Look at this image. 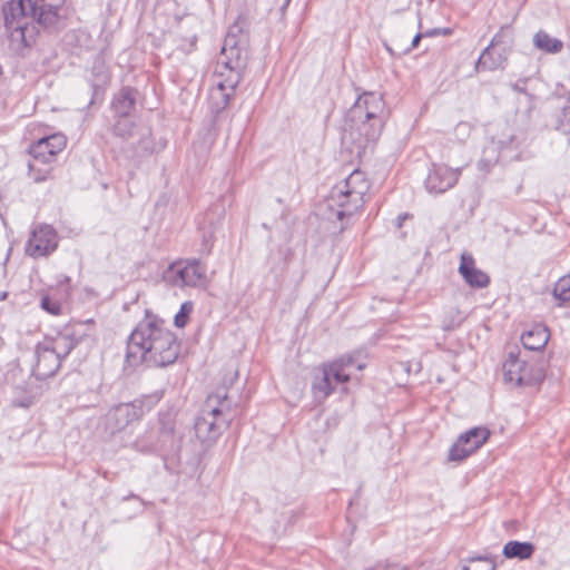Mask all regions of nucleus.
I'll list each match as a JSON object with an SVG mask.
<instances>
[{
	"label": "nucleus",
	"mask_w": 570,
	"mask_h": 570,
	"mask_svg": "<svg viewBox=\"0 0 570 570\" xmlns=\"http://www.w3.org/2000/svg\"><path fill=\"white\" fill-rule=\"evenodd\" d=\"M291 0H285V6H288Z\"/></svg>",
	"instance_id": "nucleus-35"
},
{
	"label": "nucleus",
	"mask_w": 570,
	"mask_h": 570,
	"mask_svg": "<svg viewBox=\"0 0 570 570\" xmlns=\"http://www.w3.org/2000/svg\"><path fill=\"white\" fill-rule=\"evenodd\" d=\"M360 353L343 355L340 358L322 364L314 376L312 390L317 401H324L335 389V385L350 381L347 370L356 365L357 370L364 367L363 363H357Z\"/></svg>",
	"instance_id": "nucleus-7"
},
{
	"label": "nucleus",
	"mask_w": 570,
	"mask_h": 570,
	"mask_svg": "<svg viewBox=\"0 0 570 570\" xmlns=\"http://www.w3.org/2000/svg\"><path fill=\"white\" fill-rule=\"evenodd\" d=\"M165 279L178 287H205L208 283L205 267L198 261L174 263Z\"/></svg>",
	"instance_id": "nucleus-8"
},
{
	"label": "nucleus",
	"mask_w": 570,
	"mask_h": 570,
	"mask_svg": "<svg viewBox=\"0 0 570 570\" xmlns=\"http://www.w3.org/2000/svg\"><path fill=\"white\" fill-rule=\"evenodd\" d=\"M141 415V409L132 403H122L111 409L106 415V426L110 433L124 430Z\"/></svg>",
	"instance_id": "nucleus-12"
},
{
	"label": "nucleus",
	"mask_w": 570,
	"mask_h": 570,
	"mask_svg": "<svg viewBox=\"0 0 570 570\" xmlns=\"http://www.w3.org/2000/svg\"><path fill=\"white\" fill-rule=\"evenodd\" d=\"M535 550L531 542L509 541L503 547V556L508 559H530Z\"/></svg>",
	"instance_id": "nucleus-21"
},
{
	"label": "nucleus",
	"mask_w": 570,
	"mask_h": 570,
	"mask_svg": "<svg viewBox=\"0 0 570 570\" xmlns=\"http://www.w3.org/2000/svg\"><path fill=\"white\" fill-rule=\"evenodd\" d=\"M115 135L122 139H128L132 137L135 129V121L132 119V116H115Z\"/></svg>",
	"instance_id": "nucleus-23"
},
{
	"label": "nucleus",
	"mask_w": 570,
	"mask_h": 570,
	"mask_svg": "<svg viewBox=\"0 0 570 570\" xmlns=\"http://www.w3.org/2000/svg\"><path fill=\"white\" fill-rule=\"evenodd\" d=\"M455 130L458 134L469 135L471 131V126L469 122L462 121V122L458 124Z\"/></svg>",
	"instance_id": "nucleus-30"
},
{
	"label": "nucleus",
	"mask_w": 570,
	"mask_h": 570,
	"mask_svg": "<svg viewBox=\"0 0 570 570\" xmlns=\"http://www.w3.org/2000/svg\"><path fill=\"white\" fill-rule=\"evenodd\" d=\"M498 558L499 557H478V558H472L471 561H473V560L483 561V562H485L487 568H489L490 570H495V568L499 567Z\"/></svg>",
	"instance_id": "nucleus-28"
},
{
	"label": "nucleus",
	"mask_w": 570,
	"mask_h": 570,
	"mask_svg": "<svg viewBox=\"0 0 570 570\" xmlns=\"http://www.w3.org/2000/svg\"><path fill=\"white\" fill-rule=\"evenodd\" d=\"M193 311V303L191 302H185L181 304L179 312L175 315L174 322L177 327H184L187 322L188 317Z\"/></svg>",
	"instance_id": "nucleus-25"
},
{
	"label": "nucleus",
	"mask_w": 570,
	"mask_h": 570,
	"mask_svg": "<svg viewBox=\"0 0 570 570\" xmlns=\"http://www.w3.org/2000/svg\"><path fill=\"white\" fill-rule=\"evenodd\" d=\"M500 43V35H495L491 43L483 50L480 58L476 61V70H495L502 68L507 61V56L498 53L494 57V47Z\"/></svg>",
	"instance_id": "nucleus-17"
},
{
	"label": "nucleus",
	"mask_w": 570,
	"mask_h": 570,
	"mask_svg": "<svg viewBox=\"0 0 570 570\" xmlns=\"http://www.w3.org/2000/svg\"><path fill=\"white\" fill-rule=\"evenodd\" d=\"M179 354V343L163 320L147 315L132 331L127 345L130 365L147 363L153 366L173 364Z\"/></svg>",
	"instance_id": "nucleus-1"
},
{
	"label": "nucleus",
	"mask_w": 570,
	"mask_h": 570,
	"mask_svg": "<svg viewBox=\"0 0 570 570\" xmlns=\"http://www.w3.org/2000/svg\"><path fill=\"white\" fill-rule=\"evenodd\" d=\"M490 430L478 426L461 434L449 452V459L461 461L480 449L489 439Z\"/></svg>",
	"instance_id": "nucleus-9"
},
{
	"label": "nucleus",
	"mask_w": 570,
	"mask_h": 570,
	"mask_svg": "<svg viewBox=\"0 0 570 570\" xmlns=\"http://www.w3.org/2000/svg\"><path fill=\"white\" fill-rule=\"evenodd\" d=\"M38 164H40V161H36V159L29 163V175L36 183H41L47 179V176L50 174V168L41 169L38 167Z\"/></svg>",
	"instance_id": "nucleus-26"
},
{
	"label": "nucleus",
	"mask_w": 570,
	"mask_h": 570,
	"mask_svg": "<svg viewBox=\"0 0 570 570\" xmlns=\"http://www.w3.org/2000/svg\"><path fill=\"white\" fill-rule=\"evenodd\" d=\"M230 402L225 387L207 396L202 413L195 421V433L202 442H214L230 421Z\"/></svg>",
	"instance_id": "nucleus-5"
},
{
	"label": "nucleus",
	"mask_w": 570,
	"mask_h": 570,
	"mask_svg": "<svg viewBox=\"0 0 570 570\" xmlns=\"http://www.w3.org/2000/svg\"><path fill=\"white\" fill-rule=\"evenodd\" d=\"M533 45L537 49L547 53H558L563 48V42L540 30L533 37Z\"/></svg>",
	"instance_id": "nucleus-22"
},
{
	"label": "nucleus",
	"mask_w": 570,
	"mask_h": 570,
	"mask_svg": "<svg viewBox=\"0 0 570 570\" xmlns=\"http://www.w3.org/2000/svg\"><path fill=\"white\" fill-rule=\"evenodd\" d=\"M440 33L438 29H434V30H431V31H428L424 36H434V35H438Z\"/></svg>",
	"instance_id": "nucleus-33"
},
{
	"label": "nucleus",
	"mask_w": 570,
	"mask_h": 570,
	"mask_svg": "<svg viewBox=\"0 0 570 570\" xmlns=\"http://www.w3.org/2000/svg\"><path fill=\"white\" fill-rule=\"evenodd\" d=\"M553 296L561 303L570 302V274L558 279L553 288Z\"/></svg>",
	"instance_id": "nucleus-24"
},
{
	"label": "nucleus",
	"mask_w": 570,
	"mask_h": 570,
	"mask_svg": "<svg viewBox=\"0 0 570 570\" xmlns=\"http://www.w3.org/2000/svg\"><path fill=\"white\" fill-rule=\"evenodd\" d=\"M57 247V235L50 226H39L32 230L31 237L26 245V252L32 257L47 256Z\"/></svg>",
	"instance_id": "nucleus-11"
},
{
	"label": "nucleus",
	"mask_w": 570,
	"mask_h": 570,
	"mask_svg": "<svg viewBox=\"0 0 570 570\" xmlns=\"http://www.w3.org/2000/svg\"><path fill=\"white\" fill-rule=\"evenodd\" d=\"M385 117V104L381 95H361L346 114L343 141L354 144L356 154L361 155L381 136Z\"/></svg>",
	"instance_id": "nucleus-4"
},
{
	"label": "nucleus",
	"mask_w": 570,
	"mask_h": 570,
	"mask_svg": "<svg viewBox=\"0 0 570 570\" xmlns=\"http://www.w3.org/2000/svg\"><path fill=\"white\" fill-rule=\"evenodd\" d=\"M98 69L99 70V85H105L108 82L109 80V72L108 70L105 68L104 63H99L98 66H95L94 67V70Z\"/></svg>",
	"instance_id": "nucleus-29"
},
{
	"label": "nucleus",
	"mask_w": 570,
	"mask_h": 570,
	"mask_svg": "<svg viewBox=\"0 0 570 570\" xmlns=\"http://www.w3.org/2000/svg\"><path fill=\"white\" fill-rule=\"evenodd\" d=\"M459 273L471 287L483 288L490 283L488 274L476 268L474 258L465 252L461 255Z\"/></svg>",
	"instance_id": "nucleus-16"
},
{
	"label": "nucleus",
	"mask_w": 570,
	"mask_h": 570,
	"mask_svg": "<svg viewBox=\"0 0 570 570\" xmlns=\"http://www.w3.org/2000/svg\"><path fill=\"white\" fill-rule=\"evenodd\" d=\"M41 307L52 315H59L61 313V304L49 296L41 298Z\"/></svg>",
	"instance_id": "nucleus-27"
},
{
	"label": "nucleus",
	"mask_w": 570,
	"mask_h": 570,
	"mask_svg": "<svg viewBox=\"0 0 570 570\" xmlns=\"http://www.w3.org/2000/svg\"><path fill=\"white\" fill-rule=\"evenodd\" d=\"M460 175V168L439 166L429 174L425 181L426 188L432 193H444L458 183Z\"/></svg>",
	"instance_id": "nucleus-14"
},
{
	"label": "nucleus",
	"mask_w": 570,
	"mask_h": 570,
	"mask_svg": "<svg viewBox=\"0 0 570 570\" xmlns=\"http://www.w3.org/2000/svg\"><path fill=\"white\" fill-rule=\"evenodd\" d=\"M504 380L515 386L531 385L533 377L527 363L513 353L509 354L502 366Z\"/></svg>",
	"instance_id": "nucleus-13"
},
{
	"label": "nucleus",
	"mask_w": 570,
	"mask_h": 570,
	"mask_svg": "<svg viewBox=\"0 0 570 570\" xmlns=\"http://www.w3.org/2000/svg\"><path fill=\"white\" fill-rule=\"evenodd\" d=\"M523 346L530 351H539L543 348L549 341L548 328L541 325H537L523 333L521 336Z\"/></svg>",
	"instance_id": "nucleus-19"
},
{
	"label": "nucleus",
	"mask_w": 570,
	"mask_h": 570,
	"mask_svg": "<svg viewBox=\"0 0 570 570\" xmlns=\"http://www.w3.org/2000/svg\"><path fill=\"white\" fill-rule=\"evenodd\" d=\"M66 0H11L3 6L4 27L14 51L29 46L27 31L30 20L45 28L56 27Z\"/></svg>",
	"instance_id": "nucleus-3"
},
{
	"label": "nucleus",
	"mask_w": 570,
	"mask_h": 570,
	"mask_svg": "<svg viewBox=\"0 0 570 570\" xmlns=\"http://www.w3.org/2000/svg\"><path fill=\"white\" fill-rule=\"evenodd\" d=\"M370 190V183L365 174L354 170L344 180L337 184L331 191L327 207L335 212L337 219L352 216L364 205V196Z\"/></svg>",
	"instance_id": "nucleus-6"
},
{
	"label": "nucleus",
	"mask_w": 570,
	"mask_h": 570,
	"mask_svg": "<svg viewBox=\"0 0 570 570\" xmlns=\"http://www.w3.org/2000/svg\"><path fill=\"white\" fill-rule=\"evenodd\" d=\"M138 91L131 87H124L111 102L115 116H132Z\"/></svg>",
	"instance_id": "nucleus-18"
},
{
	"label": "nucleus",
	"mask_w": 570,
	"mask_h": 570,
	"mask_svg": "<svg viewBox=\"0 0 570 570\" xmlns=\"http://www.w3.org/2000/svg\"><path fill=\"white\" fill-rule=\"evenodd\" d=\"M36 358L33 373L39 379L52 376L60 367V358L57 357L43 341L36 347Z\"/></svg>",
	"instance_id": "nucleus-15"
},
{
	"label": "nucleus",
	"mask_w": 570,
	"mask_h": 570,
	"mask_svg": "<svg viewBox=\"0 0 570 570\" xmlns=\"http://www.w3.org/2000/svg\"><path fill=\"white\" fill-rule=\"evenodd\" d=\"M247 60V36L239 23H234L225 37L215 68V86L209 99L216 111L224 110L240 81V73Z\"/></svg>",
	"instance_id": "nucleus-2"
},
{
	"label": "nucleus",
	"mask_w": 570,
	"mask_h": 570,
	"mask_svg": "<svg viewBox=\"0 0 570 570\" xmlns=\"http://www.w3.org/2000/svg\"><path fill=\"white\" fill-rule=\"evenodd\" d=\"M49 348L57 355L60 361L66 357L76 346L77 341L68 334H59L52 338L43 340Z\"/></svg>",
	"instance_id": "nucleus-20"
},
{
	"label": "nucleus",
	"mask_w": 570,
	"mask_h": 570,
	"mask_svg": "<svg viewBox=\"0 0 570 570\" xmlns=\"http://www.w3.org/2000/svg\"><path fill=\"white\" fill-rule=\"evenodd\" d=\"M422 37H423L422 33L415 35L413 40H412L411 47L407 48L404 52H409L411 49L415 48L419 45V41L421 40Z\"/></svg>",
	"instance_id": "nucleus-31"
},
{
	"label": "nucleus",
	"mask_w": 570,
	"mask_h": 570,
	"mask_svg": "<svg viewBox=\"0 0 570 570\" xmlns=\"http://www.w3.org/2000/svg\"><path fill=\"white\" fill-rule=\"evenodd\" d=\"M63 282L69 283V277L65 276Z\"/></svg>",
	"instance_id": "nucleus-34"
},
{
	"label": "nucleus",
	"mask_w": 570,
	"mask_h": 570,
	"mask_svg": "<svg viewBox=\"0 0 570 570\" xmlns=\"http://www.w3.org/2000/svg\"><path fill=\"white\" fill-rule=\"evenodd\" d=\"M67 139L62 134H53L48 137L40 138L31 145L30 155L36 161L42 165H49L53 161L57 154L66 147Z\"/></svg>",
	"instance_id": "nucleus-10"
},
{
	"label": "nucleus",
	"mask_w": 570,
	"mask_h": 570,
	"mask_svg": "<svg viewBox=\"0 0 570 570\" xmlns=\"http://www.w3.org/2000/svg\"><path fill=\"white\" fill-rule=\"evenodd\" d=\"M409 217H410V215H409V214H406V213H405V214L400 215V216L396 218V227H397V228H401V227H402V225H403V223H404V220H405V219H407Z\"/></svg>",
	"instance_id": "nucleus-32"
}]
</instances>
